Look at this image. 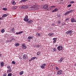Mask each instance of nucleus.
<instances>
[{
	"mask_svg": "<svg viewBox=\"0 0 76 76\" xmlns=\"http://www.w3.org/2000/svg\"><path fill=\"white\" fill-rule=\"evenodd\" d=\"M55 24L54 23H52L51 24V26H55Z\"/></svg>",
	"mask_w": 76,
	"mask_h": 76,
	"instance_id": "473e14b6",
	"label": "nucleus"
},
{
	"mask_svg": "<svg viewBox=\"0 0 76 76\" xmlns=\"http://www.w3.org/2000/svg\"><path fill=\"white\" fill-rule=\"evenodd\" d=\"M72 22H75V19L72 18L71 20Z\"/></svg>",
	"mask_w": 76,
	"mask_h": 76,
	"instance_id": "f3484780",
	"label": "nucleus"
},
{
	"mask_svg": "<svg viewBox=\"0 0 76 76\" xmlns=\"http://www.w3.org/2000/svg\"><path fill=\"white\" fill-rule=\"evenodd\" d=\"M17 7L16 6H14L12 7V10H15L16 9H17Z\"/></svg>",
	"mask_w": 76,
	"mask_h": 76,
	"instance_id": "f8f14e48",
	"label": "nucleus"
},
{
	"mask_svg": "<svg viewBox=\"0 0 76 76\" xmlns=\"http://www.w3.org/2000/svg\"><path fill=\"white\" fill-rule=\"evenodd\" d=\"M30 9L31 10H35V6H33L30 7Z\"/></svg>",
	"mask_w": 76,
	"mask_h": 76,
	"instance_id": "7ed1b4c3",
	"label": "nucleus"
},
{
	"mask_svg": "<svg viewBox=\"0 0 76 76\" xmlns=\"http://www.w3.org/2000/svg\"><path fill=\"white\" fill-rule=\"evenodd\" d=\"M2 9L4 10H7V9L6 8H3Z\"/></svg>",
	"mask_w": 76,
	"mask_h": 76,
	"instance_id": "c85d7f7f",
	"label": "nucleus"
},
{
	"mask_svg": "<svg viewBox=\"0 0 76 76\" xmlns=\"http://www.w3.org/2000/svg\"><path fill=\"white\" fill-rule=\"evenodd\" d=\"M71 6H72V5H71V4H70L68 5L67 7H71Z\"/></svg>",
	"mask_w": 76,
	"mask_h": 76,
	"instance_id": "2f4dec72",
	"label": "nucleus"
},
{
	"mask_svg": "<svg viewBox=\"0 0 76 76\" xmlns=\"http://www.w3.org/2000/svg\"><path fill=\"white\" fill-rule=\"evenodd\" d=\"M66 20H68V18L66 19Z\"/></svg>",
	"mask_w": 76,
	"mask_h": 76,
	"instance_id": "13d9d810",
	"label": "nucleus"
},
{
	"mask_svg": "<svg viewBox=\"0 0 76 76\" xmlns=\"http://www.w3.org/2000/svg\"><path fill=\"white\" fill-rule=\"evenodd\" d=\"M75 3V1H72L71 2V3Z\"/></svg>",
	"mask_w": 76,
	"mask_h": 76,
	"instance_id": "49530a36",
	"label": "nucleus"
},
{
	"mask_svg": "<svg viewBox=\"0 0 76 76\" xmlns=\"http://www.w3.org/2000/svg\"><path fill=\"white\" fill-rule=\"evenodd\" d=\"M41 53V52H40V51H38L37 53V56H39V54Z\"/></svg>",
	"mask_w": 76,
	"mask_h": 76,
	"instance_id": "4be33fe9",
	"label": "nucleus"
},
{
	"mask_svg": "<svg viewBox=\"0 0 76 76\" xmlns=\"http://www.w3.org/2000/svg\"><path fill=\"white\" fill-rule=\"evenodd\" d=\"M53 50L54 51H56V48H53Z\"/></svg>",
	"mask_w": 76,
	"mask_h": 76,
	"instance_id": "603ef678",
	"label": "nucleus"
},
{
	"mask_svg": "<svg viewBox=\"0 0 76 76\" xmlns=\"http://www.w3.org/2000/svg\"><path fill=\"white\" fill-rule=\"evenodd\" d=\"M12 64H15V62L14 61H12Z\"/></svg>",
	"mask_w": 76,
	"mask_h": 76,
	"instance_id": "72a5a7b5",
	"label": "nucleus"
},
{
	"mask_svg": "<svg viewBox=\"0 0 76 76\" xmlns=\"http://www.w3.org/2000/svg\"><path fill=\"white\" fill-rule=\"evenodd\" d=\"M58 10V9L57 8H55V9L53 10L52 12H57Z\"/></svg>",
	"mask_w": 76,
	"mask_h": 76,
	"instance_id": "1a4fd4ad",
	"label": "nucleus"
},
{
	"mask_svg": "<svg viewBox=\"0 0 76 76\" xmlns=\"http://www.w3.org/2000/svg\"><path fill=\"white\" fill-rule=\"evenodd\" d=\"M7 75V74H5L4 75V76H6Z\"/></svg>",
	"mask_w": 76,
	"mask_h": 76,
	"instance_id": "5fc2aeb1",
	"label": "nucleus"
},
{
	"mask_svg": "<svg viewBox=\"0 0 76 76\" xmlns=\"http://www.w3.org/2000/svg\"><path fill=\"white\" fill-rule=\"evenodd\" d=\"M26 19H28V16H26L25 17Z\"/></svg>",
	"mask_w": 76,
	"mask_h": 76,
	"instance_id": "a18cd8bd",
	"label": "nucleus"
},
{
	"mask_svg": "<svg viewBox=\"0 0 76 76\" xmlns=\"http://www.w3.org/2000/svg\"><path fill=\"white\" fill-rule=\"evenodd\" d=\"M7 17V15L6 14H5L4 15L2 16V18H4L5 17Z\"/></svg>",
	"mask_w": 76,
	"mask_h": 76,
	"instance_id": "6ab92c4d",
	"label": "nucleus"
},
{
	"mask_svg": "<svg viewBox=\"0 0 76 76\" xmlns=\"http://www.w3.org/2000/svg\"><path fill=\"white\" fill-rule=\"evenodd\" d=\"M38 37H40V36H41V34H40L38 33Z\"/></svg>",
	"mask_w": 76,
	"mask_h": 76,
	"instance_id": "ea45409f",
	"label": "nucleus"
},
{
	"mask_svg": "<svg viewBox=\"0 0 76 76\" xmlns=\"http://www.w3.org/2000/svg\"><path fill=\"white\" fill-rule=\"evenodd\" d=\"M62 1H63V0H61Z\"/></svg>",
	"mask_w": 76,
	"mask_h": 76,
	"instance_id": "680f3d73",
	"label": "nucleus"
},
{
	"mask_svg": "<svg viewBox=\"0 0 76 76\" xmlns=\"http://www.w3.org/2000/svg\"><path fill=\"white\" fill-rule=\"evenodd\" d=\"M26 0V1H28V0Z\"/></svg>",
	"mask_w": 76,
	"mask_h": 76,
	"instance_id": "052dcab7",
	"label": "nucleus"
},
{
	"mask_svg": "<svg viewBox=\"0 0 76 76\" xmlns=\"http://www.w3.org/2000/svg\"><path fill=\"white\" fill-rule=\"evenodd\" d=\"M50 66H51V65H50Z\"/></svg>",
	"mask_w": 76,
	"mask_h": 76,
	"instance_id": "0e129e2a",
	"label": "nucleus"
},
{
	"mask_svg": "<svg viewBox=\"0 0 76 76\" xmlns=\"http://www.w3.org/2000/svg\"><path fill=\"white\" fill-rule=\"evenodd\" d=\"M54 66V65H53Z\"/></svg>",
	"mask_w": 76,
	"mask_h": 76,
	"instance_id": "69168bd1",
	"label": "nucleus"
},
{
	"mask_svg": "<svg viewBox=\"0 0 76 76\" xmlns=\"http://www.w3.org/2000/svg\"><path fill=\"white\" fill-rule=\"evenodd\" d=\"M28 42H30V41H31V40H28Z\"/></svg>",
	"mask_w": 76,
	"mask_h": 76,
	"instance_id": "6e6d98bb",
	"label": "nucleus"
},
{
	"mask_svg": "<svg viewBox=\"0 0 76 76\" xmlns=\"http://www.w3.org/2000/svg\"><path fill=\"white\" fill-rule=\"evenodd\" d=\"M23 71L20 72V75H23Z\"/></svg>",
	"mask_w": 76,
	"mask_h": 76,
	"instance_id": "412c9836",
	"label": "nucleus"
},
{
	"mask_svg": "<svg viewBox=\"0 0 76 76\" xmlns=\"http://www.w3.org/2000/svg\"><path fill=\"white\" fill-rule=\"evenodd\" d=\"M48 7V5L47 4H46L43 7V8L44 9H47Z\"/></svg>",
	"mask_w": 76,
	"mask_h": 76,
	"instance_id": "0eeeda50",
	"label": "nucleus"
},
{
	"mask_svg": "<svg viewBox=\"0 0 76 76\" xmlns=\"http://www.w3.org/2000/svg\"><path fill=\"white\" fill-rule=\"evenodd\" d=\"M60 60H61V61H62L64 60V58H61Z\"/></svg>",
	"mask_w": 76,
	"mask_h": 76,
	"instance_id": "c9c22d12",
	"label": "nucleus"
},
{
	"mask_svg": "<svg viewBox=\"0 0 76 76\" xmlns=\"http://www.w3.org/2000/svg\"><path fill=\"white\" fill-rule=\"evenodd\" d=\"M15 46L16 47H18V44H16V45H15Z\"/></svg>",
	"mask_w": 76,
	"mask_h": 76,
	"instance_id": "864d4df0",
	"label": "nucleus"
},
{
	"mask_svg": "<svg viewBox=\"0 0 76 76\" xmlns=\"http://www.w3.org/2000/svg\"><path fill=\"white\" fill-rule=\"evenodd\" d=\"M26 0H22V1H23V2H24V1H26Z\"/></svg>",
	"mask_w": 76,
	"mask_h": 76,
	"instance_id": "09e8293b",
	"label": "nucleus"
},
{
	"mask_svg": "<svg viewBox=\"0 0 76 76\" xmlns=\"http://www.w3.org/2000/svg\"><path fill=\"white\" fill-rule=\"evenodd\" d=\"M51 7H52V8H55L56 7L55 6H52Z\"/></svg>",
	"mask_w": 76,
	"mask_h": 76,
	"instance_id": "a19ab883",
	"label": "nucleus"
},
{
	"mask_svg": "<svg viewBox=\"0 0 76 76\" xmlns=\"http://www.w3.org/2000/svg\"><path fill=\"white\" fill-rule=\"evenodd\" d=\"M23 31H21L19 32V34H22V33H23Z\"/></svg>",
	"mask_w": 76,
	"mask_h": 76,
	"instance_id": "c756f323",
	"label": "nucleus"
},
{
	"mask_svg": "<svg viewBox=\"0 0 76 76\" xmlns=\"http://www.w3.org/2000/svg\"><path fill=\"white\" fill-rule=\"evenodd\" d=\"M33 38H34V37L32 36H28V39H31L32 38L33 39Z\"/></svg>",
	"mask_w": 76,
	"mask_h": 76,
	"instance_id": "9b49d317",
	"label": "nucleus"
},
{
	"mask_svg": "<svg viewBox=\"0 0 76 76\" xmlns=\"http://www.w3.org/2000/svg\"><path fill=\"white\" fill-rule=\"evenodd\" d=\"M75 22H76V20H75Z\"/></svg>",
	"mask_w": 76,
	"mask_h": 76,
	"instance_id": "bf43d9fd",
	"label": "nucleus"
},
{
	"mask_svg": "<svg viewBox=\"0 0 76 76\" xmlns=\"http://www.w3.org/2000/svg\"><path fill=\"white\" fill-rule=\"evenodd\" d=\"M62 73H63V72L61 71V70H59L57 72V75H61Z\"/></svg>",
	"mask_w": 76,
	"mask_h": 76,
	"instance_id": "20e7f679",
	"label": "nucleus"
},
{
	"mask_svg": "<svg viewBox=\"0 0 76 76\" xmlns=\"http://www.w3.org/2000/svg\"><path fill=\"white\" fill-rule=\"evenodd\" d=\"M17 44L18 46L19 45V44L17 43Z\"/></svg>",
	"mask_w": 76,
	"mask_h": 76,
	"instance_id": "4d7b16f0",
	"label": "nucleus"
},
{
	"mask_svg": "<svg viewBox=\"0 0 76 76\" xmlns=\"http://www.w3.org/2000/svg\"><path fill=\"white\" fill-rule=\"evenodd\" d=\"M22 48L23 49H26V48H27V47L26 46V45L25 44H23L22 45Z\"/></svg>",
	"mask_w": 76,
	"mask_h": 76,
	"instance_id": "39448f33",
	"label": "nucleus"
},
{
	"mask_svg": "<svg viewBox=\"0 0 76 76\" xmlns=\"http://www.w3.org/2000/svg\"><path fill=\"white\" fill-rule=\"evenodd\" d=\"M53 40H54L53 41V43H56V41H57V39L56 38H53Z\"/></svg>",
	"mask_w": 76,
	"mask_h": 76,
	"instance_id": "6e6552de",
	"label": "nucleus"
},
{
	"mask_svg": "<svg viewBox=\"0 0 76 76\" xmlns=\"http://www.w3.org/2000/svg\"><path fill=\"white\" fill-rule=\"evenodd\" d=\"M39 47V45H36V47H37V48H38V47Z\"/></svg>",
	"mask_w": 76,
	"mask_h": 76,
	"instance_id": "e433bc0d",
	"label": "nucleus"
},
{
	"mask_svg": "<svg viewBox=\"0 0 76 76\" xmlns=\"http://www.w3.org/2000/svg\"><path fill=\"white\" fill-rule=\"evenodd\" d=\"M33 22V21L32 20H30V21H29L28 22V23H32V22Z\"/></svg>",
	"mask_w": 76,
	"mask_h": 76,
	"instance_id": "2eb2a0df",
	"label": "nucleus"
},
{
	"mask_svg": "<svg viewBox=\"0 0 76 76\" xmlns=\"http://www.w3.org/2000/svg\"><path fill=\"white\" fill-rule=\"evenodd\" d=\"M58 62H59V63H61V62H62V61H61V60H59V61H58Z\"/></svg>",
	"mask_w": 76,
	"mask_h": 76,
	"instance_id": "79ce46f5",
	"label": "nucleus"
},
{
	"mask_svg": "<svg viewBox=\"0 0 76 76\" xmlns=\"http://www.w3.org/2000/svg\"><path fill=\"white\" fill-rule=\"evenodd\" d=\"M5 30H4V29H2L1 30V32H2V33H3V32H5Z\"/></svg>",
	"mask_w": 76,
	"mask_h": 76,
	"instance_id": "393cba45",
	"label": "nucleus"
},
{
	"mask_svg": "<svg viewBox=\"0 0 76 76\" xmlns=\"http://www.w3.org/2000/svg\"><path fill=\"white\" fill-rule=\"evenodd\" d=\"M15 34H17V35H18V34H19V32L16 33Z\"/></svg>",
	"mask_w": 76,
	"mask_h": 76,
	"instance_id": "8fccbe9b",
	"label": "nucleus"
},
{
	"mask_svg": "<svg viewBox=\"0 0 76 76\" xmlns=\"http://www.w3.org/2000/svg\"><path fill=\"white\" fill-rule=\"evenodd\" d=\"M56 70H59V68H58V67H56Z\"/></svg>",
	"mask_w": 76,
	"mask_h": 76,
	"instance_id": "de8ad7c7",
	"label": "nucleus"
},
{
	"mask_svg": "<svg viewBox=\"0 0 76 76\" xmlns=\"http://www.w3.org/2000/svg\"><path fill=\"white\" fill-rule=\"evenodd\" d=\"M60 16H61L60 15H58V18H60Z\"/></svg>",
	"mask_w": 76,
	"mask_h": 76,
	"instance_id": "3c124183",
	"label": "nucleus"
},
{
	"mask_svg": "<svg viewBox=\"0 0 76 76\" xmlns=\"http://www.w3.org/2000/svg\"><path fill=\"white\" fill-rule=\"evenodd\" d=\"M58 49L59 51L63 49V47L61 46H59L58 47Z\"/></svg>",
	"mask_w": 76,
	"mask_h": 76,
	"instance_id": "423d86ee",
	"label": "nucleus"
},
{
	"mask_svg": "<svg viewBox=\"0 0 76 76\" xmlns=\"http://www.w3.org/2000/svg\"><path fill=\"white\" fill-rule=\"evenodd\" d=\"M12 74H11V73H9L8 75V76H12Z\"/></svg>",
	"mask_w": 76,
	"mask_h": 76,
	"instance_id": "cd10ccee",
	"label": "nucleus"
},
{
	"mask_svg": "<svg viewBox=\"0 0 76 76\" xmlns=\"http://www.w3.org/2000/svg\"><path fill=\"white\" fill-rule=\"evenodd\" d=\"M69 11L65 13L64 14L65 15H68V14H69Z\"/></svg>",
	"mask_w": 76,
	"mask_h": 76,
	"instance_id": "aec40b11",
	"label": "nucleus"
},
{
	"mask_svg": "<svg viewBox=\"0 0 76 76\" xmlns=\"http://www.w3.org/2000/svg\"><path fill=\"white\" fill-rule=\"evenodd\" d=\"M12 32H13L15 31V28H12Z\"/></svg>",
	"mask_w": 76,
	"mask_h": 76,
	"instance_id": "58836bf2",
	"label": "nucleus"
},
{
	"mask_svg": "<svg viewBox=\"0 0 76 76\" xmlns=\"http://www.w3.org/2000/svg\"><path fill=\"white\" fill-rule=\"evenodd\" d=\"M12 4H13V5H15V4H16V3H15V1H14L12 2Z\"/></svg>",
	"mask_w": 76,
	"mask_h": 76,
	"instance_id": "5701e85b",
	"label": "nucleus"
},
{
	"mask_svg": "<svg viewBox=\"0 0 76 76\" xmlns=\"http://www.w3.org/2000/svg\"><path fill=\"white\" fill-rule=\"evenodd\" d=\"M35 58H36V57H33L30 59V60L29 61H31L32 60H34V59H35Z\"/></svg>",
	"mask_w": 76,
	"mask_h": 76,
	"instance_id": "ddd939ff",
	"label": "nucleus"
},
{
	"mask_svg": "<svg viewBox=\"0 0 76 76\" xmlns=\"http://www.w3.org/2000/svg\"><path fill=\"white\" fill-rule=\"evenodd\" d=\"M24 21H26V22H27L28 21V20H29V19H28V18H24Z\"/></svg>",
	"mask_w": 76,
	"mask_h": 76,
	"instance_id": "dca6fc26",
	"label": "nucleus"
},
{
	"mask_svg": "<svg viewBox=\"0 0 76 76\" xmlns=\"http://www.w3.org/2000/svg\"><path fill=\"white\" fill-rule=\"evenodd\" d=\"M1 66H4V63L3 62H1Z\"/></svg>",
	"mask_w": 76,
	"mask_h": 76,
	"instance_id": "a878e982",
	"label": "nucleus"
},
{
	"mask_svg": "<svg viewBox=\"0 0 76 76\" xmlns=\"http://www.w3.org/2000/svg\"><path fill=\"white\" fill-rule=\"evenodd\" d=\"M73 11H74L73 10H71L69 11V12L70 13H71V12H73Z\"/></svg>",
	"mask_w": 76,
	"mask_h": 76,
	"instance_id": "b1692460",
	"label": "nucleus"
},
{
	"mask_svg": "<svg viewBox=\"0 0 76 76\" xmlns=\"http://www.w3.org/2000/svg\"><path fill=\"white\" fill-rule=\"evenodd\" d=\"M23 58L24 60H26L28 58V56L26 54H25L23 56Z\"/></svg>",
	"mask_w": 76,
	"mask_h": 76,
	"instance_id": "f257e3e1",
	"label": "nucleus"
},
{
	"mask_svg": "<svg viewBox=\"0 0 76 76\" xmlns=\"http://www.w3.org/2000/svg\"><path fill=\"white\" fill-rule=\"evenodd\" d=\"M72 33H73V31L72 30H69L66 32V34H72Z\"/></svg>",
	"mask_w": 76,
	"mask_h": 76,
	"instance_id": "f03ea898",
	"label": "nucleus"
},
{
	"mask_svg": "<svg viewBox=\"0 0 76 76\" xmlns=\"http://www.w3.org/2000/svg\"><path fill=\"white\" fill-rule=\"evenodd\" d=\"M42 0V1H43V0Z\"/></svg>",
	"mask_w": 76,
	"mask_h": 76,
	"instance_id": "e2e57ef3",
	"label": "nucleus"
},
{
	"mask_svg": "<svg viewBox=\"0 0 76 76\" xmlns=\"http://www.w3.org/2000/svg\"><path fill=\"white\" fill-rule=\"evenodd\" d=\"M46 65H47L46 64H42V65L44 67H45V66H46Z\"/></svg>",
	"mask_w": 76,
	"mask_h": 76,
	"instance_id": "7c9ffc66",
	"label": "nucleus"
},
{
	"mask_svg": "<svg viewBox=\"0 0 76 76\" xmlns=\"http://www.w3.org/2000/svg\"><path fill=\"white\" fill-rule=\"evenodd\" d=\"M49 35L50 36H53L54 34L53 33H50L49 34Z\"/></svg>",
	"mask_w": 76,
	"mask_h": 76,
	"instance_id": "a211bd4d",
	"label": "nucleus"
},
{
	"mask_svg": "<svg viewBox=\"0 0 76 76\" xmlns=\"http://www.w3.org/2000/svg\"><path fill=\"white\" fill-rule=\"evenodd\" d=\"M7 68L8 69H10V66H7Z\"/></svg>",
	"mask_w": 76,
	"mask_h": 76,
	"instance_id": "c03bdc74",
	"label": "nucleus"
},
{
	"mask_svg": "<svg viewBox=\"0 0 76 76\" xmlns=\"http://www.w3.org/2000/svg\"><path fill=\"white\" fill-rule=\"evenodd\" d=\"M41 67L42 69H45V67H44L43 65H41Z\"/></svg>",
	"mask_w": 76,
	"mask_h": 76,
	"instance_id": "bb28decb",
	"label": "nucleus"
},
{
	"mask_svg": "<svg viewBox=\"0 0 76 76\" xmlns=\"http://www.w3.org/2000/svg\"><path fill=\"white\" fill-rule=\"evenodd\" d=\"M21 9H27V7L25 5H23V6L21 7Z\"/></svg>",
	"mask_w": 76,
	"mask_h": 76,
	"instance_id": "9d476101",
	"label": "nucleus"
},
{
	"mask_svg": "<svg viewBox=\"0 0 76 76\" xmlns=\"http://www.w3.org/2000/svg\"><path fill=\"white\" fill-rule=\"evenodd\" d=\"M58 23L59 24H60V23H61V21H58Z\"/></svg>",
	"mask_w": 76,
	"mask_h": 76,
	"instance_id": "f704fd0d",
	"label": "nucleus"
},
{
	"mask_svg": "<svg viewBox=\"0 0 76 76\" xmlns=\"http://www.w3.org/2000/svg\"><path fill=\"white\" fill-rule=\"evenodd\" d=\"M3 19H4V18H0V20H3Z\"/></svg>",
	"mask_w": 76,
	"mask_h": 76,
	"instance_id": "37998d69",
	"label": "nucleus"
},
{
	"mask_svg": "<svg viewBox=\"0 0 76 76\" xmlns=\"http://www.w3.org/2000/svg\"><path fill=\"white\" fill-rule=\"evenodd\" d=\"M12 70L11 69H10L7 71V72L8 73V72H9L10 73V72H12Z\"/></svg>",
	"mask_w": 76,
	"mask_h": 76,
	"instance_id": "4468645a",
	"label": "nucleus"
},
{
	"mask_svg": "<svg viewBox=\"0 0 76 76\" xmlns=\"http://www.w3.org/2000/svg\"><path fill=\"white\" fill-rule=\"evenodd\" d=\"M62 25L64 26V25H65V23L64 22L62 24Z\"/></svg>",
	"mask_w": 76,
	"mask_h": 76,
	"instance_id": "4c0bfd02",
	"label": "nucleus"
}]
</instances>
